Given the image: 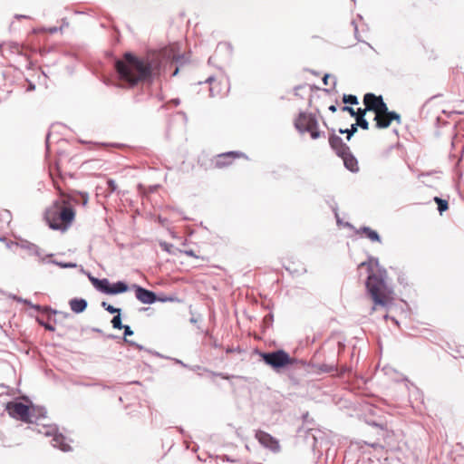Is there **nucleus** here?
Wrapping results in <instances>:
<instances>
[{
	"label": "nucleus",
	"instance_id": "nucleus-1",
	"mask_svg": "<svg viewBox=\"0 0 464 464\" xmlns=\"http://www.w3.org/2000/svg\"><path fill=\"white\" fill-rule=\"evenodd\" d=\"M106 57L121 86L133 88L145 82V58L139 57L130 51L126 52L121 58L108 52Z\"/></svg>",
	"mask_w": 464,
	"mask_h": 464
},
{
	"label": "nucleus",
	"instance_id": "nucleus-2",
	"mask_svg": "<svg viewBox=\"0 0 464 464\" xmlns=\"http://www.w3.org/2000/svg\"><path fill=\"white\" fill-rule=\"evenodd\" d=\"M180 45L179 43H172L159 50H147V84L160 79L166 72L168 65L172 63H183L184 55L179 54Z\"/></svg>",
	"mask_w": 464,
	"mask_h": 464
},
{
	"label": "nucleus",
	"instance_id": "nucleus-3",
	"mask_svg": "<svg viewBox=\"0 0 464 464\" xmlns=\"http://www.w3.org/2000/svg\"><path fill=\"white\" fill-rule=\"evenodd\" d=\"M32 409V419L34 418V423L36 427L38 433L44 434L46 437H52V445L53 448L59 449L63 452L72 451V447L67 442V438L59 430L56 424H49L44 420L47 419V410L44 406L35 405L30 401Z\"/></svg>",
	"mask_w": 464,
	"mask_h": 464
},
{
	"label": "nucleus",
	"instance_id": "nucleus-4",
	"mask_svg": "<svg viewBox=\"0 0 464 464\" xmlns=\"http://www.w3.org/2000/svg\"><path fill=\"white\" fill-rule=\"evenodd\" d=\"M59 207V200L53 201V207L45 210L44 219L51 229L63 232L67 230L73 222L75 210L72 207H66L61 211H57Z\"/></svg>",
	"mask_w": 464,
	"mask_h": 464
},
{
	"label": "nucleus",
	"instance_id": "nucleus-5",
	"mask_svg": "<svg viewBox=\"0 0 464 464\" xmlns=\"http://www.w3.org/2000/svg\"><path fill=\"white\" fill-rule=\"evenodd\" d=\"M385 282L382 275H376L370 273L367 281L366 288L373 302L377 304L385 305L386 296L384 294Z\"/></svg>",
	"mask_w": 464,
	"mask_h": 464
},
{
	"label": "nucleus",
	"instance_id": "nucleus-6",
	"mask_svg": "<svg viewBox=\"0 0 464 464\" xmlns=\"http://www.w3.org/2000/svg\"><path fill=\"white\" fill-rule=\"evenodd\" d=\"M5 410L10 417L25 423L34 424L30 400H28V403L9 401L6 404Z\"/></svg>",
	"mask_w": 464,
	"mask_h": 464
},
{
	"label": "nucleus",
	"instance_id": "nucleus-7",
	"mask_svg": "<svg viewBox=\"0 0 464 464\" xmlns=\"http://www.w3.org/2000/svg\"><path fill=\"white\" fill-rule=\"evenodd\" d=\"M130 289L135 290L136 298L141 303L145 304V287L133 284L131 286L124 280H119L111 283L110 281L108 295H117L128 292Z\"/></svg>",
	"mask_w": 464,
	"mask_h": 464
},
{
	"label": "nucleus",
	"instance_id": "nucleus-8",
	"mask_svg": "<svg viewBox=\"0 0 464 464\" xmlns=\"http://www.w3.org/2000/svg\"><path fill=\"white\" fill-rule=\"evenodd\" d=\"M263 361L275 370L281 369L288 364L293 363V360L289 354L284 350H276L271 353H262Z\"/></svg>",
	"mask_w": 464,
	"mask_h": 464
},
{
	"label": "nucleus",
	"instance_id": "nucleus-9",
	"mask_svg": "<svg viewBox=\"0 0 464 464\" xmlns=\"http://www.w3.org/2000/svg\"><path fill=\"white\" fill-rule=\"evenodd\" d=\"M363 103L366 106V110L374 111L375 115L387 112L388 107L381 95L376 96L371 92L366 93L363 97Z\"/></svg>",
	"mask_w": 464,
	"mask_h": 464
},
{
	"label": "nucleus",
	"instance_id": "nucleus-10",
	"mask_svg": "<svg viewBox=\"0 0 464 464\" xmlns=\"http://www.w3.org/2000/svg\"><path fill=\"white\" fill-rule=\"evenodd\" d=\"M15 246L28 251L30 256H37L39 261L44 264H45L47 258L53 256V254L44 255L43 249H41L36 244L24 238H19V240L16 241Z\"/></svg>",
	"mask_w": 464,
	"mask_h": 464
},
{
	"label": "nucleus",
	"instance_id": "nucleus-11",
	"mask_svg": "<svg viewBox=\"0 0 464 464\" xmlns=\"http://www.w3.org/2000/svg\"><path fill=\"white\" fill-rule=\"evenodd\" d=\"M295 126L300 132H305L318 127V121L314 115L301 112L295 121Z\"/></svg>",
	"mask_w": 464,
	"mask_h": 464
},
{
	"label": "nucleus",
	"instance_id": "nucleus-12",
	"mask_svg": "<svg viewBox=\"0 0 464 464\" xmlns=\"http://www.w3.org/2000/svg\"><path fill=\"white\" fill-rule=\"evenodd\" d=\"M256 438L264 447L270 449L273 451H277L280 449L278 441L270 434L258 430L256 433Z\"/></svg>",
	"mask_w": 464,
	"mask_h": 464
},
{
	"label": "nucleus",
	"instance_id": "nucleus-13",
	"mask_svg": "<svg viewBox=\"0 0 464 464\" xmlns=\"http://www.w3.org/2000/svg\"><path fill=\"white\" fill-rule=\"evenodd\" d=\"M328 140L331 148L337 155L343 154L346 150H350V148L343 141V139L335 133L334 130H332Z\"/></svg>",
	"mask_w": 464,
	"mask_h": 464
},
{
	"label": "nucleus",
	"instance_id": "nucleus-14",
	"mask_svg": "<svg viewBox=\"0 0 464 464\" xmlns=\"http://www.w3.org/2000/svg\"><path fill=\"white\" fill-rule=\"evenodd\" d=\"M68 199L74 202L75 204H81L84 207L89 201V195L84 191L71 189L68 192Z\"/></svg>",
	"mask_w": 464,
	"mask_h": 464
},
{
	"label": "nucleus",
	"instance_id": "nucleus-15",
	"mask_svg": "<svg viewBox=\"0 0 464 464\" xmlns=\"http://www.w3.org/2000/svg\"><path fill=\"white\" fill-rule=\"evenodd\" d=\"M343 160V164L347 169L352 172H357L359 170L358 161L353 155L350 152V150H346L343 154L338 155Z\"/></svg>",
	"mask_w": 464,
	"mask_h": 464
},
{
	"label": "nucleus",
	"instance_id": "nucleus-16",
	"mask_svg": "<svg viewBox=\"0 0 464 464\" xmlns=\"http://www.w3.org/2000/svg\"><path fill=\"white\" fill-rule=\"evenodd\" d=\"M69 305L73 313L82 314L87 309L88 302L82 297H73L69 301Z\"/></svg>",
	"mask_w": 464,
	"mask_h": 464
},
{
	"label": "nucleus",
	"instance_id": "nucleus-17",
	"mask_svg": "<svg viewBox=\"0 0 464 464\" xmlns=\"http://www.w3.org/2000/svg\"><path fill=\"white\" fill-rule=\"evenodd\" d=\"M240 155V153L236 151L219 154L215 161V166L218 168L225 167L228 165L233 159L239 157Z\"/></svg>",
	"mask_w": 464,
	"mask_h": 464
},
{
	"label": "nucleus",
	"instance_id": "nucleus-18",
	"mask_svg": "<svg viewBox=\"0 0 464 464\" xmlns=\"http://www.w3.org/2000/svg\"><path fill=\"white\" fill-rule=\"evenodd\" d=\"M110 280L108 278H98L94 281L93 287L100 293L108 295Z\"/></svg>",
	"mask_w": 464,
	"mask_h": 464
},
{
	"label": "nucleus",
	"instance_id": "nucleus-19",
	"mask_svg": "<svg viewBox=\"0 0 464 464\" xmlns=\"http://www.w3.org/2000/svg\"><path fill=\"white\" fill-rule=\"evenodd\" d=\"M360 232L365 234V236L371 240V241H375V242H381V237L379 236V234L375 231V230H372L371 227H361L357 233L359 234Z\"/></svg>",
	"mask_w": 464,
	"mask_h": 464
},
{
	"label": "nucleus",
	"instance_id": "nucleus-20",
	"mask_svg": "<svg viewBox=\"0 0 464 464\" xmlns=\"http://www.w3.org/2000/svg\"><path fill=\"white\" fill-rule=\"evenodd\" d=\"M374 121H376V128L378 129L388 128L391 124V119H389L387 114H377L374 117Z\"/></svg>",
	"mask_w": 464,
	"mask_h": 464
},
{
	"label": "nucleus",
	"instance_id": "nucleus-21",
	"mask_svg": "<svg viewBox=\"0 0 464 464\" xmlns=\"http://www.w3.org/2000/svg\"><path fill=\"white\" fill-rule=\"evenodd\" d=\"M46 263L55 265L61 268H75L78 266L75 262L58 261L56 259H53L52 257L47 258L45 264Z\"/></svg>",
	"mask_w": 464,
	"mask_h": 464
},
{
	"label": "nucleus",
	"instance_id": "nucleus-22",
	"mask_svg": "<svg viewBox=\"0 0 464 464\" xmlns=\"http://www.w3.org/2000/svg\"><path fill=\"white\" fill-rule=\"evenodd\" d=\"M171 300L172 298L170 297L158 296L154 292L147 290V304H151L157 301L167 302Z\"/></svg>",
	"mask_w": 464,
	"mask_h": 464
},
{
	"label": "nucleus",
	"instance_id": "nucleus-23",
	"mask_svg": "<svg viewBox=\"0 0 464 464\" xmlns=\"http://www.w3.org/2000/svg\"><path fill=\"white\" fill-rule=\"evenodd\" d=\"M358 130V124H352L351 127L349 129H339L338 132L340 134H344L346 133L347 134V140H350L351 138L354 135V133L357 131Z\"/></svg>",
	"mask_w": 464,
	"mask_h": 464
},
{
	"label": "nucleus",
	"instance_id": "nucleus-24",
	"mask_svg": "<svg viewBox=\"0 0 464 464\" xmlns=\"http://www.w3.org/2000/svg\"><path fill=\"white\" fill-rule=\"evenodd\" d=\"M101 305L105 311H107L111 314H121V308L115 307L112 304L107 303L106 301H102Z\"/></svg>",
	"mask_w": 464,
	"mask_h": 464
},
{
	"label": "nucleus",
	"instance_id": "nucleus-25",
	"mask_svg": "<svg viewBox=\"0 0 464 464\" xmlns=\"http://www.w3.org/2000/svg\"><path fill=\"white\" fill-rule=\"evenodd\" d=\"M111 323L112 327L117 330H121L122 327H124V325H125L122 324L121 314H114Z\"/></svg>",
	"mask_w": 464,
	"mask_h": 464
},
{
	"label": "nucleus",
	"instance_id": "nucleus-26",
	"mask_svg": "<svg viewBox=\"0 0 464 464\" xmlns=\"http://www.w3.org/2000/svg\"><path fill=\"white\" fill-rule=\"evenodd\" d=\"M434 201L438 205V210H439L440 214H442L444 211H446L449 208V204H448L447 200L442 199L439 197H435Z\"/></svg>",
	"mask_w": 464,
	"mask_h": 464
},
{
	"label": "nucleus",
	"instance_id": "nucleus-27",
	"mask_svg": "<svg viewBox=\"0 0 464 464\" xmlns=\"http://www.w3.org/2000/svg\"><path fill=\"white\" fill-rule=\"evenodd\" d=\"M343 102L345 104L356 105L358 104V98L353 94H343Z\"/></svg>",
	"mask_w": 464,
	"mask_h": 464
},
{
	"label": "nucleus",
	"instance_id": "nucleus-28",
	"mask_svg": "<svg viewBox=\"0 0 464 464\" xmlns=\"http://www.w3.org/2000/svg\"><path fill=\"white\" fill-rule=\"evenodd\" d=\"M117 189V185L114 179H108L106 180V188L105 191L107 194L111 195Z\"/></svg>",
	"mask_w": 464,
	"mask_h": 464
},
{
	"label": "nucleus",
	"instance_id": "nucleus-29",
	"mask_svg": "<svg viewBox=\"0 0 464 464\" xmlns=\"http://www.w3.org/2000/svg\"><path fill=\"white\" fill-rule=\"evenodd\" d=\"M356 122L354 124H358V127L362 128V130H368L369 129V122L365 119V117H362V115H357L355 117Z\"/></svg>",
	"mask_w": 464,
	"mask_h": 464
},
{
	"label": "nucleus",
	"instance_id": "nucleus-30",
	"mask_svg": "<svg viewBox=\"0 0 464 464\" xmlns=\"http://www.w3.org/2000/svg\"><path fill=\"white\" fill-rule=\"evenodd\" d=\"M36 322L38 323L39 325L43 326L46 331H49V332H54L55 331V327L53 324H51L48 322H45L41 317H36Z\"/></svg>",
	"mask_w": 464,
	"mask_h": 464
},
{
	"label": "nucleus",
	"instance_id": "nucleus-31",
	"mask_svg": "<svg viewBox=\"0 0 464 464\" xmlns=\"http://www.w3.org/2000/svg\"><path fill=\"white\" fill-rule=\"evenodd\" d=\"M12 220V214L9 210L4 209L0 212V222L9 224Z\"/></svg>",
	"mask_w": 464,
	"mask_h": 464
},
{
	"label": "nucleus",
	"instance_id": "nucleus-32",
	"mask_svg": "<svg viewBox=\"0 0 464 464\" xmlns=\"http://www.w3.org/2000/svg\"><path fill=\"white\" fill-rule=\"evenodd\" d=\"M48 309H49V316H48L49 320L52 319V315L53 314H60L63 318H67V317L71 316V314L69 313H67V312L58 311L56 309H53L52 307H48Z\"/></svg>",
	"mask_w": 464,
	"mask_h": 464
},
{
	"label": "nucleus",
	"instance_id": "nucleus-33",
	"mask_svg": "<svg viewBox=\"0 0 464 464\" xmlns=\"http://www.w3.org/2000/svg\"><path fill=\"white\" fill-rule=\"evenodd\" d=\"M372 264H374L375 266H378L379 265L378 259L374 258V257H370L369 262H362V263L360 264L359 266L360 267L367 266L368 270L371 271Z\"/></svg>",
	"mask_w": 464,
	"mask_h": 464
},
{
	"label": "nucleus",
	"instance_id": "nucleus-34",
	"mask_svg": "<svg viewBox=\"0 0 464 464\" xmlns=\"http://www.w3.org/2000/svg\"><path fill=\"white\" fill-rule=\"evenodd\" d=\"M384 114H387L389 119H391V121H396L398 123H401V116L397 112L390 111L389 109H387V112H385Z\"/></svg>",
	"mask_w": 464,
	"mask_h": 464
},
{
	"label": "nucleus",
	"instance_id": "nucleus-35",
	"mask_svg": "<svg viewBox=\"0 0 464 464\" xmlns=\"http://www.w3.org/2000/svg\"><path fill=\"white\" fill-rule=\"evenodd\" d=\"M49 306H42L40 304H31V308H33L34 310H35L36 312L38 313H43V314H49V309H48Z\"/></svg>",
	"mask_w": 464,
	"mask_h": 464
},
{
	"label": "nucleus",
	"instance_id": "nucleus-36",
	"mask_svg": "<svg viewBox=\"0 0 464 464\" xmlns=\"http://www.w3.org/2000/svg\"><path fill=\"white\" fill-rule=\"evenodd\" d=\"M123 332V337L122 341H124V338H127L128 336L133 335V331L131 330L130 326L128 324H125L124 327H122Z\"/></svg>",
	"mask_w": 464,
	"mask_h": 464
},
{
	"label": "nucleus",
	"instance_id": "nucleus-37",
	"mask_svg": "<svg viewBox=\"0 0 464 464\" xmlns=\"http://www.w3.org/2000/svg\"><path fill=\"white\" fill-rule=\"evenodd\" d=\"M123 342H124L125 343H127V344H129V345H130V346H132V347H134V348H136V349L140 350V351H142V350L144 349V346H143V345L139 344V343H136V342H134V341L128 340L127 338H124V341H123Z\"/></svg>",
	"mask_w": 464,
	"mask_h": 464
},
{
	"label": "nucleus",
	"instance_id": "nucleus-38",
	"mask_svg": "<svg viewBox=\"0 0 464 464\" xmlns=\"http://www.w3.org/2000/svg\"><path fill=\"white\" fill-rule=\"evenodd\" d=\"M320 370L324 372H332L336 370V366L334 365V364H331V365H328V364H323L321 367H320Z\"/></svg>",
	"mask_w": 464,
	"mask_h": 464
},
{
	"label": "nucleus",
	"instance_id": "nucleus-39",
	"mask_svg": "<svg viewBox=\"0 0 464 464\" xmlns=\"http://www.w3.org/2000/svg\"><path fill=\"white\" fill-rule=\"evenodd\" d=\"M307 132L310 133L311 138L314 140H316L319 137H321V132L318 130V127H314L312 130H308Z\"/></svg>",
	"mask_w": 464,
	"mask_h": 464
},
{
	"label": "nucleus",
	"instance_id": "nucleus-40",
	"mask_svg": "<svg viewBox=\"0 0 464 464\" xmlns=\"http://www.w3.org/2000/svg\"><path fill=\"white\" fill-rule=\"evenodd\" d=\"M343 111H347L352 117L355 118L357 116V112L353 110V107L350 106H343L342 108Z\"/></svg>",
	"mask_w": 464,
	"mask_h": 464
},
{
	"label": "nucleus",
	"instance_id": "nucleus-41",
	"mask_svg": "<svg viewBox=\"0 0 464 464\" xmlns=\"http://www.w3.org/2000/svg\"><path fill=\"white\" fill-rule=\"evenodd\" d=\"M81 272L85 274L88 276L92 285H94V281L98 280V278L93 276L90 272L85 271L82 266L81 267Z\"/></svg>",
	"mask_w": 464,
	"mask_h": 464
},
{
	"label": "nucleus",
	"instance_id": "nucleus-42",
	"mask_svg": "<svg viewBox=\"0 0 464 464\" xmlns=\"http://www.w3.org/2000/svg\"><path fill=\"white\" fill-rule=\"evenodd\" d=\"M50 139H51V132H48L45 137V148H46V153L48 154L50 152Z\"/></svg>",
	"mask_w": 464,
	"mask_h": 464
},
{
	"label": "nucleus",
	"instance_id": "nucleus-43",
	"mask_svg": "<svg viewBox=\"0 0 464 464\" xmlns=\"http://www.w3.org/2000/svg\"><path fill=\"white\" fill-rule=\"evenodd\" d=\"M138 189H139L140 195L141 197V200L143 201L144 198H145V187L141 183H140L138 185Z\"/></svg>",
	"mask_w": 464,
	"mask_h": 464
},
{
	"label": "nucleus",
	"instance_id": "nucleus-44",
	"mask_svg": "<svg viewBox=\"0 0 464 464\" xmlns=\"http://www.w3.org/2000/svg\"><path fill=\"white\" fill-rule=\"evenodd\" d=\"M160 246H161L162 249H164L165 251H167L169 253L171 252L170 248L172 247V245L163 242V243H160Z\"/></svg>",
	"mask_w": 464,
	"mask_h": 464
},
{
	"label": "nucleus",
	"instance_id": "nucleus-45",
	"mask_svg": "<svg viewBox=\"0 0 464 464\" xmlns=\"http://www.w3.org/2000/svg\"><path fill=\"white\" fill-rule=\"evenodd\" d=\"M367 111H369V110H366L365 107L364 109L359 108L356 112L357 115H362V117H364Z\"/></svg>",
	"mask_w": 464,
	"mask_h": 464
},
{
	"label": "nucleus",
	"instance_id": "nucleus-46",
	"mask_svg": "<svg viewBox=\"0 0 464 464\" xmlns=\"http://www.w3.org/2000/svg\"><path fill=\"white\" fill-rule=\"evenodd\" d=\"M134 100L136 102H140L143 101V94L142 93H139V94H136L134 96Z\"/></svg>",
	"mask_w": 464,
	"mask_h": 464
},
{
	"label": "nucleus",
	"instance_id": "nucleus-47",
	"mask_svg": "<svg viewBox=\"0 0 464 464\" xmlns=\"http://www.w3.org/2000/svg\"><path fill=\"white\" fill-rule=\"evenodd\" d=\"M15 301H16L17 303L24 304V303H26L27 299H24V298H23V297H21V296H18V295H17V296H15Z\"/></svg>",
	"mask_w": 464,
	"mask_h": 464
},
{
	"label": "nucleus",
	"instance_id": "nucleus-48",
	"mask_svg": "<svg viewBox=\"0 0 464 464\" xmlns=\"http://www.w3.org/2000/svg\"><path fill=\"white\" fill-rule=\"evenodd\" d=\"M15 301H16L17 303L24 304V303H26L27 299H24V298H23V297H21V296H18V295H17V296H15Z\"/></svg>",
	"mask_w": 464,
	"mask_h": 464
},
{
	"label": "nucleus",
	"instance_id": "nucleus-49",
	"mask_svg": "<svg viewBox=\"0 0 464 464\" xmlns=\"http://www.w3.org/2000/svg\"><path fill=\"white\" fill-rule=\"evenodd\" d=\"M15 301H16L17 303L24 304V303H26L27 299H24V298H23V297H21V296H18V295H17V296H15Z\"/></svg>",
	"mask_w": 464,
	"mask_h": 464
},
{
	"label": "nucleus",
	"instance_id": "nucleus-50",
	"mask_svg": "<svg viewBox=\"0 0 464 464\" xmlns=\"http://www.w3.org/2000/svg\"><path fill=\"white\" fill-rule=\"evenodd\" d=\"M97 386L101 387L102 390H110V389H111V386L103 384V383H101V382H98Z\"/></svg>",
	"mask_w": 464,
	"mask_h": 464
},
{
	"label": "nucleus",
	"instance_id": "nucleus-51",
	"mask_svg": "<svg viewBox=\"0 0 464 464\" xmlns=\"http://www.w3.org/2000/svg\"><path fill=\"white\" fill-rule=\"evenodd\" d=\"M185 254L189 256L197 257L193 250H186Z\"/></svg>",
	"mask_w": 464,
	"mask_h": 464
},
{
	"label": "nucleus",
	"instance_id": "nucleus-52",
	"mask_svg": "<svg viewBox=\"0 0 464 464\" xmlns=\"http://www.w3.org/2000/svg\"><path fill=\"white\" fill-rule=\"evenodd\" d=\"M34 89H35V84L30 82L27 91L31 92V91H34Z\"/></svg>",
	"mask_w": 464,
	"mask_h": 464
},
{
	"label": "nucleus",
	"instance_id": "nucleus-53",
	"mask_svg": "<svg viewBox=\"0 0 464 464\" xmlns=\"http://www.w3.org/2000/svg\"><path fill=\"white\" fill-rule=\"evenodd\" d=\"M330 75L329 74H325L324 77H323V82L324 84L327 85L328 84V79H329Z\"/></svg>",
	"mask_w": 464,
	"mask_h": 464
},
{
	"label": "nucleus",
	"instance_id": "nucleus-54",
	"mask_svg": "<svg viewBox=\"0 0 464 464\" xmlns=\"http://www.w3.org/2000/svg\"><path fill=\"white\" fill-rule=\"evenodd\" d=\"M15 243H16V242H14V241H8V240H7V241L5 242V245H6V247H7V248H11V247H12V246L15 245Z\"/></svg>",
	"mask_w": 464,
	"mask_h": 464
},
{
	"label": "nucleus",
	"instance_id": "nucleus-55",
	"mask_svg": "<svg viewBox=\"0 0 464 464\" xmlns=\"http://www.w3.org/2000/svg\"><path fill=\"white\" fill-rule=\"evenodd\" d=\"M14 18L17 20H20V19H24V18H28V16L25 14H15Z\"/></svg>",
	"mask_w": 464,
	"mask_h": 464
},
{
	"label": "nucleus",
	"instance_id": "nucleus-56",
	"mask_svg": "<svg viewBox=\"0 0 464 464\" xmlns=\"http://www.w3.org/2000/svg\"><path fill=\"white\" fill-rule=\"evenodd\" d=\"M209 92H210V96H212V97H214L218 94V92H215L214 87H212V86L209 89Z\"/></svg>",
	"mask_w": 464,
	"mask_h": 464
},
{
	"label": "nucleus",
	"instance_id": "nucleus-57",
	"mask_svg": "<svg viewBox=\"0 0 464 464\" xmlns=\"http://www.w3.org/2000/svg\"><path fill=\"white\" fill-rule=\"evenodd\" d=\"M215 81V78L213 76H209L207 80H206V82L209 83V84H212V82Z\"/></svg>",
	"mask_w": 464,
	"mask_h": 464
},
{
	"label": "nucleus",
	"instance_id": "nucleus-58",
	"mask_svg": "<svg viewBox=\"0 0 464 464\" xmlns=\"http://www.w3.org/2000/svg\"><path fill=\"white\" fill-rule=\"evenodd\" d=\"M329 111L332 112H335L337 111V107L335 105L329 106Z\"/></svg>",
	"mask_w": 464,
	"mask_h": 464
},
{
	"label": "nucleus",
	"instance_id": "nucleus-59",
	"mask_svg": "<svg viewBox=\"0 0 464 464\" xmlns=\"http://www.w3.org/2000/svg\"><path fill=\"white\" fill-rule=\"evenodd\" d=\"M85 387H92V386H97L98 385V382H93V383H84L83 384Z\"/></svg>",
	"mask_w": 464,
	"mask_h": 464
},
{
	"label": "nucleus",
	"instance_id": "nucleus-60",
	"mask_svg": "<svg viewBox=\"0 0 464 464\" xmlns=\"http://www.w3.org/2000/svg\"><path fill=\"white\" fill-rule=\"evenodd\" d=\"M92 331L99 334L102 333V330L97 327H92Z\"/></svg>",
	"mask_w": 464,
	"mask_h": 464
},
{
	"label": "nucleus",
	"instance_id": "nucleus-61",
	"mask_svg": "<svg viewBox=\"0 0 464 464\" xmlns=\"http://www.w3.org/2000/svg\"><path fill=\"white\" fill-rule=\"evenodd\" d=\"M352 24L354 26L355 36L357 37V30H358L357 24H355L354 21H353Z\"/></svg>",
	"mask_w": 464,
	"mask_h": 464
},
{
	"label": "nucleus",
	"instance_id": "nucleus-62",
	"mask_svg": "<svg viewBox=\"0 0 464 464\" xmlns=\"http://www.w3.org/2000/svg\"><path fill=\"white\" fill-rule=\"evenodd\" d=\"M107 338H109V339H117V338H119V337H118L117 335H114V334H108V335H107Z\"/></svg>",
	"mask_w": 464,
	"mask_h": 464
},
{
	"label": "nucleus",
	"instance_id": "nucleus-63",
	"mask_svg": "<svg viewBox=\"0 0 464 464\" xmlns=\"http://www.w3.org/2000/svg\"><path fill=\"white\" fill-rule=\"evenodd\" d=\"M178 72H179V67H176V68H175V70H174V72L171 73V76H175V75H177V74H178Z\"/></svg>",
	"mask_w": 464,
	"mask_h": 464
},
{
	"label": "nucleus",
	"instance_id": "nucleus-64",
	"mask_svg": "<svg viewBox=\"0 0 464 464\" xmlns=\"http://www.w3.org/2000/svg\"><path fill=\"white\" fill-rule=\"evenodd\" d=\"M158 186H150V192H153L155 191V189L157 188Z\"/></svg>",
	"mask_w": 464,
	"mask_h": 464
}]
</instances>
